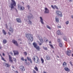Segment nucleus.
I'll use <instances>...</instances> for the list:
<instances>
[{
  "label": "nucleus",
  "instance_id": "obj_1",
  "mask_svg": "<svg viewBox=\"0 0 73 73\" xmlns=\"http://www.w3.org/2000/svg\"><path fill=\"white\" fill-rule=\"evenodd\" d=\"M26 37L29 40H30L31 42L33 41V37L32 34H26Z\"/></svg>",
  "mask_w": 73,
  "mask_h": 73
},
{
  "label": "nucleus",
  "instance_id": "obj_2",
  "mask_svg": "<svg viewBox=\"0 0 73 73\" xmlns=\"http://www.w3.org/2000/svg\"><path fill=\"white\" fill-rule=\"evenodd\" d=\"M9 61L10 62H11V63H12L13 64H14V63H16V58H14V62L13 60V59H12V58L11 56H10V55H9Z\"/></svg>",
  "mask_w": 73,
  "mask_h": 73
},
{
  "label": "nucleus",
  "instance_id": "obj_3",
  "mask_svg": "<svg viewBox=\"0 0 73 73\" xmlns=\"http://www.w3.org/2000/svg\"><path fill=\"white\" fill-rule=\"evenodd\" d=\"M11 9L14 8V7H16V3L14 0H11Z\"/></svg>",
  "mask_w": 73,
  "mask_h": 73
},
{
  "label": "nucleus",
  "instance_id": "obj_4",
  "mask_svg": "<svg viewBox=\"0 0 73 73\" xmlns=\"http://www.w3.org/2000/svg\"><path fill=\"white\" fill-rule=\"evenodd\" d=\"M33 45L35 48L38 51H40V47L39 46H37V44L35 42L33 43Z\"/></svg>",
  "mask_w": 73,
  "mask_h": 73
},
{
  "label": "nucleus",
  "instance_id": "obj_5",
  "mask_svg": "<svg viewBox=\"0 0 73 73\" xmlns=\"http://www.w3.org/2000/svg\"><path fill=\"white\" fill-rule=\"evenodd\" d=\"M56 14L58 16L60 17H62V13L60 11H56Z\"/></svg>",
  "mask_w": 73,
  "mask_h": 73
},
{
  "label": "nucleus",
  "instance_id": "obj_6",
  "mask_svg": "<svg viewBox=\"0 0 73 73\" xmlns=\"http://www.w3.org/2000/svg\"><path fill=\"white\" fill-rule=\"evenodd\" d=\"M18 9H19L20 8V9L21 11H23V10H24L25 9V8L24 7L21 6L19 4L18 5Z\"/></svg>",
  "mask_w": 73,
  "mask_h": 73
},
{
  "label": "nucleus",
  "instance_id": "obj_7",
  "mask_svg": "<svg viewBox=\"0 0 73 73\" xmlns=\"http://www.w3.org/2000/svg\"><path fill=\"white\" fill-rule=\"evenodd\" d=\"M45 11H44V13H49V11L48 8L45 7L44 8Z\"/></svg>",
  "mask_w": 73,
  "mask_h": 73
},
{
  "label": "nucleus",
  "instance_id": "obj_8",
  "mask_svg": "<svg viewBox=\"0 0 73 73\" xmlns=\"http://www.w3.org/2000/svg\"><path fill=\"white\" fill-rule=\"evenodd\" d=\"M20 69L22 71L24 72L25 71V69H24V67L23 66H21L20 67Z\"/></svg>",
  "mask_w": 73,
  "mask_h": 73
},
{
  "label": "nucleus",
  "instance_id": "obj_9",
  "mask_svg": "<svg viewBox=\"0 0 73 73\" xmlns=\"http://www.w3.org/2000/svg\"><path fill=\"white\" fill-rule=\"evenodd\" d=\"M13 43L14 44H15L16 46H18V43H17V42L16 41V40H13L12 41Z\"/></svg>",
  "mask_w": 73,
  "mask_h": 73
},
{
  "label": "nucleus",
  "instance_id": "obj_10",
  "mask_svg": "<svg viewBox=\"0 0 73 73\" xmlns=\"http://www.w3.org/2000/svg\"><path fill=\"white\" fill-rule=\"evenodd\" d=\"M13 52H14V55L15 56V55H17L19 54V52L17 51H13Z\"/></svg>",
  "mask_w": 73,
  "mask_h": 73
},
{
  "label": "nucleus",
  "instance_id": "obj_11",
  "mask_svg": "<svg viewBox=\"0 0 73 73\" xmlns=\"http://www.w3.org/2000/svg\"><path fill=\"white\" fill-rule=\"evenodd\" d=\"M62 66L63 68H65L67 66V63L65 62H64L62 64Z\"/></svg>",
  "mask_w": 73,
  "mask_h": 73
},
{
  "label": "nucleus",
  "instance_id": "obj_12",
  "mask_svg": "<svg viewBox=\"0 0 73 73\" xmlns=\"http://www.w3.org/2000/svg\"><path fill=\"white\" fill-rule=\"evenodd\" d=\"M27 58L28 60L30 61V63H31V64H32L33 62H32V60L31 59V58H30L29 57H27Z\"/></svg>",
  "mask_w": 73,
  "mask_h": 73
},
{
  "label": "nucleus",
  "instance_id": "obj_13",
  "mask_svg": "<svg viewBox=\"0 0 73 73\" xmlns=\"http://www.w3.org/2000/svg\"><path fill=\"white\" fill-rule=\"evenodd\" d=\"M51 7L53 9H58V7L57 6H56V5H54V6H53V5H51Z\"/></svg>",
  "mask_w": 73,
  "mask_h": 73
},
{
  "label": "nucleus",
  "instance_id": "obj_14",
  "mask_svg": "<svg viewBox=\"0 0 73 73\" xmlns=\"http://www.w3.org/2000/svg\"><path fill=\"white\" fill-rule=\"evenodd\" d=\"M28 20L29 19H31L32 18H33V15L31 14L30 15H29V16H28Z\"/></svg>",
  "mask_w": 73,
  "mask_h": 73
},
{
  "label": "nucleus",
  "instance_id": "obj_15",
  "mask_svg": "<svg viewBox=\"0 0 73 73\" xmlns=\"http://www.w3.org/2000/svg\"><path fill=\"white\" fill-rule=\"evenodd\" d=\"M16 20L18 23H21V19L20 18H17L16 19Z\"/></svg>",
  "mask_w": 73,
  "mask_h": 73
},
{
  "label": "nucleus",
  "instance_id": "obj_16",
  "mask_svg": "<svg viewBox=\"0 0 73 73\" xmlns=\"http://www.w3.org/2000/svg\"><path fill=\"white\" fill-rule=\"evenodd\" d=\"M57 34L58 35H62V33H61L60 31H57Z\"/></svg>",
  "mask_w": 73,
  "mask_h": 73
},
{
  "label": "nucleus",
  "instance_id": "obj_17",
  "mask_svg": "<svg viewBox=\"0 0 73 73\" xmlns=\"http://www.w3.org/2000/svg\"><path fill=\"white\" fill-rule=\"evenodd\" d=\"M71 53V51L69 50L67 51V54L68 56H70V53Z\"/></svg>",
  "mask_w": 73,
  "mask_h": 73
},
{
  "label": "nucleus",
  "instance_id": "obj_18",
  "mask_svg": "<svg viewBox=\"0 0 73 73\" xmlns=\"http://www.w3.org/2000/svg\"><path fill=\"white\" fill-rule=\"evenodd\" d=\"M9 29V31L10 32V33H13V29H12V28L11 27Z\"/></svg>",
  "mask_w": 73,
  "mask_h": 73
},
{
  "label": "nucleus",
  "instance_id": "obj_19",
  "mask_svg": "<svg viewBox=\"0 0 73 73\" xmlns=\"http://www.w3.org/2000/svg\"><path fill=\"white\" fill-rule=\"evenodd\" d=\"M64 69L65 71H67V72H69L70 71V69L68 68V67H66L64 68Z\"/></svg>",
  "mask_w": 73,
  "mask_h": 73
},
{
  "label": "nucleus",
  "instance_id": "obj_20",
  "mask_svg": "<svg viewBox=\"0 0 73 73\" xmlns=\"http://www.w3.org/2000/svg\"><path fill=\"white\" fill-rule=\"evenodd\" d=\"M39 39L40 42H42V43L44 42V41L43 40V39H42V37H41V38H39Z\"/></svg>",
  "mask_w": 73,
  "mask_h": 73
},
{
  "label": "nucleus",
  "instance_id": "obj_21",
  "mask_svg": "<svg viewBox=\"0 0 73 73\" xmlns=\"http://www.w3.org/2000/svg\"><path fill=\"white\" fill-rule=\"evenodd\" d=\"M40 21L41 22V23L42 24H44V22H43V19H42V17H40Z\"/></svg>",
  "mask_w": 73,
  "mask_h": 73
},
{
  "label": "nucleus",
  "instance_id": "obj_22",
  "mask_svg": "<svg viewBox=\"0 0 73 73\" xmlns=\"http://www.w3.org/2000/svg\"><path fill=\"white\" fill-rule=\"evenodd\" d=\"M36 57L37 58V59L36 60L37 62V63H39V62H40V60L39 59V58H38V56H36Z\"/></svg>",
  "mask_w": 73,
  "mask_h": 73
},
{
  "label": "nucleus",
  "instance_id": "obj_23",
  "mask_svg": "<svg viewBox=\"0 0 73 73\" xmlns=\"http://www.w3.org/2000/svg\"><path fill=\"white\" fill-rule=\"evenodd\" d=\"M34 69L37 72L38 70V68H37V66H35L34 68Z\"/></svg>",
  "mask_w": 73,
  "mask_h": 73
},
{
  "label": "nucleus",
  "instance_id": "obj_24",
  "mask_svg": "<svg viewBox=\"0 0 73 73\" xmlns=\"http://www.w3.org/2000/svg\"><path fill=\"white\" fill-rule=\"evenodd\" d=\"M46 59L47 60H50V56L49 55H47L46 56Z\"/></svg>",
  "mask_w": 73,
  "mask_h": 73
},
{
  "label": "nucleus",
  "instance_id": "obj_25",
  "mask_svg": "<svg viewBox=\"0 0 73 73\" xmlns=\"http://www.w3.org/2000/svg\"><path fill=\"white\" fill-rule=\"evenodd\" d=\"M55 21L56 23H58L59 22V19L58 18H55Z\"/></svg>",
  "mask_w": 73,
  "mask_h": 73
},
{
  "label": "nucleus",
  "instance_id": "obj_26",
  "mask_svg": "<svg viewBox=\"0 0 73 73\" xmlns=\"http://www.w3.org/2000/svg\"><path fill=\"white\" fill-rule=\"evenodd\" d=\"M0 56H1V59L2 60H3V61H5V62H6V60H5L4 59V58L2 57V56H1V54H0Z\"/></svg>",
  "mask_w": 73,
  "mask_h": 73
},
{
  "label": "nucleus",
  "instance_id": "obj_27",
  "mask_svg": "<svg viewBox=\"0 0 73 73\" xmlns=\"http://www.w3.org/2000/svg\"><path fill=\"white\" fill-rule=\"evenodd\" d=\"M40 60L42 62V64H44V60L42 58H41L40 59Z\"/></svg>",
  "mask_w": 73,
  "mask_h": 73
},
{
  "label": "nucleus",
  "instance_id": "obj_28",
  "mask_svg": "<svg viewBox=\"0 0 73 73\" xmlns=\"http://www.w3.org/2000/svg\"><path fill=\"white\" fill-rule=\"evenodd\" d=\"M2 32H3V33L5 35H6V34H7V33H6V32H5V30H4L3 29L2 30Z\"/></svg>",
  "mask_w": 73,
  "mask_h": 73
},
{
  "label": "nucleus",
  "instance_id": "obj_29",
  "mask_svg": "<svg viewBox=\"0 0 73 73\" xmlns=\"http://www.w3.org/2000/svg\"><path fill=\"white\" fill-rule=\"evenodd\" d=\"M25 63L26 65H27V66H29V65H30V63L29 62H25Z\"/></svg>",
  "mask_w": 73,
  "mask_h": 73
},
{
  "label": "nucleus",
  "instance_id": "obj_30",
  "mask_svg": "<svg viewBox=\"0 0 73 73\" xmlns=\"http://www.w3.org/2000/svg\"><path fill=\"white\" fill-rule=\"evenodd\" d=\"M5 66L7 67H9L10 66L9 65V64H8L7 63L5 64Z\"/></svg>",
  "mask_w": 73,
  "mask_h": 73
},
{
  "label": "nucleus",
  "instance_id": "obj_31",
  "mask_svg": "<svg viewBox=\"0 0 73 73\" xmlns=\"http://www.w3.org/2000/svg\"><path fill=\"white\" fill-rule=\"evenodd\" d=\"M49 45L50 46L51 48H52V49H54V47H53V46L52 44H50Z\"/></svg>",
  "mask_w": 73,
  "mask_h": 73
},
{
  "label": "nucleus",
  "instance_id": "obj_32",
  "mask_svg": "<svg viewBox=\"0 0 73 73\" xmlns=\"http://www.w3.org/2000/svg\"><path fill=\"white\" fill-rule=\"evenodd\" d=\"M59 45L60 47H62V44L61 43H60L59 44Z\"/></svg>",
  "mask_w": 73,
  "mask_h": 73
},
{
  "label": "nucleus",
  "instance_id": "obj_33",
  "mask_svg": "<svg viewBox=\"0 0 73 73\" xmlns=\"http://www.w3.org/2000/svg\"><path fill=\"white\" fill-rule=\"evenodd\" d=\"M3 42L4 44H6L7 43V40H4Z\"/></svg>",
  "mask_w": 73,
  "mask_h": 73
},
{
  "label": "nucleus",
  "instance_id": "obj_34",
  "mask_svg": "<svg viewBox=\"0 0 73 73\" xmlns=\"http://www.w3.org/2000/svg\"><path fill=\"white\" fill-rule=\"evenodd\" d=\"M28 23L29 24H32V22H31L30 20H29L28 21Z\"/></svg>",
  "mask_w": 73,
  "mask_h": 73
},
{
  "label": "nucleus",
  "instance_id": "obj_35",
  "mask_svg": "<svg viewBox=\"0 0 73 73\" xmlns=\"http://www.w3.org/2000/svg\"><path fill=\"white\" fill-rule=\"evenodd\" d=\"M46 27H47V28H48V29H51L50 28V27L48 25H47Z\"/></svg>",
  "mask_w": 73,
  "mask_h": 73
},
{
  "label": "nucleus",
  "instance_id": "obj_36",
  "mask_svg": "<svg viewBox=\"0 0 73 73\" xmlns=\"http://www.w3.org/2000/svg\"><path fill=\"white\" fill-rule=\"evenodd\" d=\"M43 48L44 50H48L47 47H43Z\"/></svg>",
  "mask_w": 73,
  "mask_h": 73
},
{
  "label": "nucleus",
  "instance_id": "obj_37",
  "mask_svg": "<svg viewBox=\"0 0 73 73\" xmlns=\"http://www.w3.org/2000/svg\"><path fill=\"white\" fill-rule=\"evenodd\" d=\"M21 60H22V61H24V57H21Z\"/></svg>",
  "mask_w": 73,
  "mask_h": 73
},
{
  "label": "nucleus",
  "instance_id": "obj_38",
  "mask_svg": "<svg viewBox=\"0 0 73 73\" xmlns=\"http://www.w3.org/2000/svg\"><path fill=\"white\" fill-rule=\"evenodd\" d=\"M24 54H25V56H27V53L26 52H24Z\"/></svg>",
  "mask_w": 73,
  "mask_h": 73
},
{
  "label": "nucleus",
  "instance_id": "obj_39",
  "mask_svg": "<svg viewBox=\"0 0 73 73\" xmlns=\"http://www.w3.org/2000/svg\"><path fill=\"white\" fill-rule=\"evenodd\" d=\"M66 24L67 25L69 24V21H67L66 22Z\"/></svg>",
  "mask_w": 73,
  "mask_h": 73
},
{
  "label": "nucleus",
  "instance_id": "obj_40",
  "mask_svg": "<svg viewBox=\"0 0 73 73\" xmlns=\"http://www.w3.org/2000/svg\"><path fill=\"white\" fill-rule=\"evenodd\" d=\"M38 44L39 45H42V43H40V42H38Z\"/></svg>",
  "mask_w": 73,
  "mask_h": 73
},
{
  "label": "nucleus",
  "instance_id": "obj_41",
  "mask_svg": "<svg viewBox=\"0 0 73 73\" xmlns=\"http://www.w3.org/2000/svg\"><path fill=\"white\" fill-rule=\"evenodd\" d=\"M33 60H34V62H35L36 61V59L35 58V57H33Z\"/></svg>",
  "mask_w": 73,
  "mask_h": 73
},
{
  "label": "nucleus",
  "instance_id": "obj_42",
  "mask_svg": "<svg viewBox=\"0 0 73 73\" xmlns=\"http://www.w3.org/2000/svg\"><path fill=\"white\" fill-rule=\"evenodd\" d=\"M33 73H36V71H35V70H33Z\"/></svg>",
  "mask_w": 73,
  "mask_h": 73
},
{
  "label": "nucleus",
  "instance_id": "obj_43",
  "mask_svg": "<svg viewBox=\"0 0 73 73\" xmlns=\"http://www.w3.org/2000/svg\"><path fill=\"white\" fill-rule=\"evenodd\" d=\"M58 42H61V40L60 39L58 40Z\"/></svg>",
  "mask_w": 73,
  "mask_h": 73
},
{
  "label": "nucleus",
  "instance_id": "obj_44",
  "mask_svg": "<svg viewBox=\"0 0 73 73\" xmlns=\"http://www.w3.org/2000/svg\"><path fill=\"white\" fill-rule=\"evenodd\" d=\"M27 7L28 8V9H29V8H30V6H29V5H27Z\"/></svg>",
  "mask_w": 73,
  "mask_h": 73
},
{
  "label": "nucleus",
  "instance_id": "obj_45",
  "mask_svg": "<svg viewBox=\"0 0 73 73\" xmlns=\"http://www.w3.org/2000/svg\"><path fill=\"white\" fill-rule=\"evenodd\" d=\"M8 34L9 35H11V34L9 32H8Z\"/></svg>",
  "mask_w": 73,
  "mask_h": 73
},
{
  "label": "nucleus",
  "instance_id": "obj_46",
  "mask_svg": "<svg viewBox=\"0 0 73 73\" xmlns=\"http://www.w3.org/2000/svg\"><path fill=\"white\" fill-rule=\"evenodd\" d=\"M6 28H7V29H8V26L7 25V24L6 25Z\"/></svg>",
  "mask_w": 73,
  "mask_h": 73
},
{
  "label": "nucleus",
  "instance_id": "obj_47",
  "mask_svg": "<svg viewBox=\"0 0 73 73\" xmlns=\"http://www.w3.org/2000/svg\"><path fill=\"white\" fill-rule=\"evenodd\" d=\"M61 26H58V28H61Z\"/></svg>",
  "mask_w": 73,
  "mask_h": 73
},
{
  "label": "nucleus",
  "instance_id": "obj_48",
  "mask_svg": "<svg viewBox=\"0 0 73 73\" xmlns=\"http://www.w3.org/2000/svg\"><path fill=\"white\" fill-rule=\"evenodd\" d=\"M10 54H11V55H12L13 54V53H12V52H10Z\"/></svg>",
  "mask_w": 73,
  "mask_h": 73
},
{
  "label": "nucleus",
  "instance_id": "obj_49",
  "mask_svg": "<svg viewBox=\"0 0 73 73\" xmlns=\"http://www.w3.org/2000/svg\"><path fill=\"white\" fill-rule=\"evenodd\" d=\"M69 2L70 3L71 2H72V0H69Z\"/></svg>",
  "mask_w": 73,
  "mask_h": 73
},
{
  "label": "nucleus",
  "instance_id": "obj_50",
  "mask_svg": "<svg viewBox=\"0 0 73 73\" xmlns=\"http://www.w3.org/2000/svg\"><path fill=\"white\" fill-rule=\"evenodd\" d=\"M3 55L4 56H5V54H4V53H3Z\"/></svg>",
  "mask_w": 73,
  "mask_h": 73
},
{
  "label": "nucleus",
  "instance_id": "obj_51",
  "mask_svg": "<svg viewBox=\"0 0 73 73\" xmlns=\"http://www.w3.org/2000/svg\"><path fill=\"white\" fill-rule=\"evenodd\" d=\"M15 73H19V72H17V71H15Z\"/></svg>",
  "mask_w": 73,
  "mask_h": 73
},
{
  "label": "nucleus",
  "instance_id": "obj_52",
  "mask_svg": "<svg viewBox=\"0 0 73 73\" xmlns=\"http://www.w3.org/2000/svg\"><path fill=\"white\" fill-rule=\"evenodd\" d=\"M47 41H48V39H47L46 40V42H47Z\"/></svg>",
  "mask_w": 73,
  "mask_h": 73
},
{
  "label": "nucleus",
  "instance_id": "obj_53",
  "mask_svg": "<svg viewBox=\"0 0 73 73\" xmlns=\"http://www.w3.org/2000/svg\"><path fill=\"white\" fill-rule=\"evenodd\" d=\"M25 61H26V62H27V60L26 59H25Z\"/></svg>",
  "mask_w": 73,
  "mask_h": 73
},
{
  "label": "nucleus",
  "instance_id": "obj_54",
  "mask_svg": "<svg viewBox=\"0 0 73 73\" xmlns=\"http://www.w3.org/2000/svg\"><path fill=\"white\" fill-rule=\"evenodd\" d=\"M49 43H50V44H51V41H50L49 42Z\"/></svg>",
  "mask_w": 73,
  "mask_h": 73
},
{
  "label": "nucleus",
  "instance_id": "obj_55",
  "mask_svg": "<svg viewBox=\"0 0 73 73\" xmlns=\"http://www.w3.org/2000/svg\"><path fill=\"white\" fill-rule=\"evenodd\" d=\"M71 17H72V19H73V15H72V16H71Z\"/></svg>",
  "mask_w": 73,
  "mask_h": 73
},
{
  "label": "nucleus",
  "instance_id": "obj_56",
  "mask_svg": "<svg viewBox=\"0 0 73 73\" xmlns=\"http://www.w3.org/2000/svg\"><path fill=\"white\" fill-rule=\"evenodd\" d=\"M43 73H46V72L44 71L43 72Z\"/></svg>",
  "mask_w": 73,
  "mask_h": 73
},
{
  "label": "nucleus",
  "instance_id": "obj_57",
  "mask_svg": "<svg viewBox=\"0 0 73 73\" xmlns=\"http://www.w3.org/2000/svg\"><path fill=\"white\" fill-rule=\"evenodd\" d=\"M72 56L73 57V53L72 54Z\"/></svg>",
  "mask_w": 73,
  "mask_h": 73
},
{
  "label": "nucleus",
  "instance_id": "obj_58",
  "mask_svg": "<svg viewBox=\"0 0 73 73\" xmlns=\"http://www.w3.org/2000/svg\"><path fill=\"white\" fill-rule=\"evenodd\" d=\"M64 40H65V41H66V39H65V38H64Z\"/></svg>",
  "mask_w": 73,
  "mask_h": 73
},
{
  "label": "nucleus",
  "instance_id": "obj_59",
  "mask_svg": "<svg viewBox=\"0 0 73 73\" xmlns=\"http://www.w3.org/2000/svg\"><path fill=\"white\" fill-rule=\"evenodd\" d=\"M54 1H57V0H53Z\"/></svg>",
  "mask_w": 73,
  "mask_h": 73
},
{
  "label": "nucleus",
  "instance_id": "obj_60",
  "mask_svg": "<svg viewBox=\"0 0 73 73\" xmlns=\"http://www.w3.org/2000/svg\"><path fill=\"white\" fill-rule=\"evenodd\" d=\"M57 57L58 58H59V56H57Z\"/></svg>",
  "mask_w": 73,
  "mask_h": 73
},
{
  "label": "nucleus",
  "instance_id": "obj_61",
  "mask_svg": "<svg viewBox=\"0 0 73 73\" xmlns=\"http://www.w3.org/2000/svg\"><path fill=\"white\" fill-rule=\"evenodd\" d=\"M1 48V47H0V49Z\"/></svg>",
  "mask_w": 73,
  "mask_h": 73
},
{
  "label": "nucleus",
  "instance_id": "obj_62",
  "mask_svg": "<svg viewBox=\"0 0 73 73\" xmlns=\"http://www.w3.org/2000/svg\"><path fill=\"white\" fill-rule=\"evenodd\" d=\"M70 64H72V63L71 62H70Z\"/></svg>",
  "mask_w": 73,
  "mask_h": 73
},
{
  "label": "nucleus",
  "instance_id": "obj_63",
  "mask_svg": "<svg viewBox=\"0 0 73 73\" xmlns=\"http://www.w3.org/2000/svg\"><path fill=\"white\" fill-rule=\"evenodd\" d=\"M20 44H22V43L20 42Z\"/></svg>",
  "mask_w": 73,
  "mask_h": 73
},
{
  "label": "nucleus",
  "instance_id": "obj_64",
  "mask_svg": "<svg viewBox=\"0 0 73 73\" xmlns=\"http://www.w3.org/2000/svg\"><path fill=\"white\" fill-rule=\"evenodd\" d=\"M0 20H1V18H0Z\"/></svg>",
  "mask_w": 73,
  "mask_h": 73
}]
</instances>
